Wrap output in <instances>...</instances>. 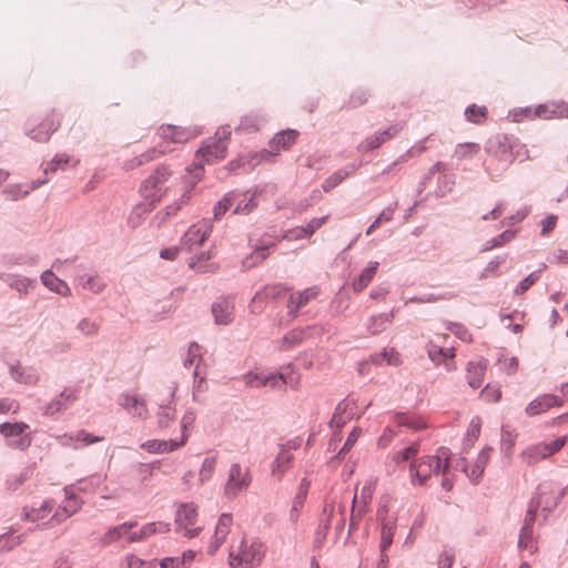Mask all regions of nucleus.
<instances>
[{
  "mask_svg": "<svg viewBox=\"0 0 568 568\" xmlns=\"http://www.w3.org/2000/svg\"><path fill=\"white\" fill-rule=\"evenodd\" d=\"M539 505H540L539 499H535V498L531 499V501L529 503V507L526 511L523 527L534 529L536 514H537Z\"/></svg>",
  "mask_w": 568,
  "mask_h": 568,
  "instance_id": "5fc2aeb1",
  "label": "nucleus"
},
{
  "mask_svg": "<svg viewBox=\"0 0 568 568\" xmlns=\"http://www.w3.org/2000/svg\"><path fill=\"white\" fill-rule=\"evenodd\" d=\"M465 118L467 121L475 123V124H481L485 119L487 118L488 110L486 106H478L476 104H471L466 108L465 110Z\"/></svg>",
  "mask_w": 568,
  "mask_h": 568,
  "instance_id": "58836bf2",
  "label": "nucleus"
},
{
  "mask_svg": "<svg viewBox=\"0 0 568 568\" xmlns=\"http://www.w3.org/2000/svg\"><path fill=\"white\" fill-rule=\"evenodd\" d=\"M235 200V193L230 192L225 194V196L217 202V204L214 207V217L219 220L221 216H223L227 210L231 207Z\"/></svg>",
  "mask_w": 568,
  "mask_h": 568,
  "instance_id": "09e8293b",
  "label": "nucleus"
},
{
  "mask_svg": "<svg viewBox=\"0 0 568 568\" xmlns=\"http://www.w3.org/2000/svg\"><path fill=\"white\" fill-rule=\"evenodd\" d=\"M418 450H419L418 442H413L408 446L399 449L396 453V455L393 456V462L397 466L408 463V467L410 468V462L417 460L415 457H416Z\"/></svg>",
  "mask_w": 568,
  "mask_h": 568,
  "instance_id": "2f4dec72",
  "label": "nucleus"
},
{
  "mask_svg": "<svg viewBox=\"0 0 568 568\" xmlns=\"http://www.w3.org/2000/svg\"><path fill=\"white\" fill-rule=\"evenodd\" d=\"M353 416V404L349 402H342L335 408L334 415L331 419V425L336 428L343 427L347 420Z\"/></svg>",
  "mask_w": 568,
  "mask_h": 568,
  "instance_id": "c756f323",
  "label": "nucleus"
},
{
  "mask_svg": "<svg viewBox=\"0 0 568 568\" xmlns=\"http://www.w3.org/2000/svg\"><path fill=\"white\" fill-rule=\"evenodd\" d=\"M231 133L230 126L220 128L215 135L209 139L204 146L196 152V162L192 169H187V173L182 181L184 189L181 197L182 203L187 202L191 190L201 181L204 173V163H214L225 158Z\"/></svg>",
  "mask_w": 568,
  "mask_h": 568,
  "instance_id": "f257e3e1",
  "label": "nucleus"
},
{
  "mask_svg": "<svg viewBox=\"0 0 568 568\" xmlns=\"http://www.w3.org/2000/svg\"><path fill=\"white\" fill-rule=\"evenodd\" d=\"M260 129V121L256 116H244L242 118L237 131L242 132H254Z\"/></svg>",
  "mask_w": 568,
  "mask_h": 568,
  "instance_id": "bf43d9fd",
  "label": "nucleus"
},
{
  "mask_svg": "<svg viewBox=\"0 0 568 568\" xmlns=\"http://www.w3.org/2000/svg\"><path fill=\"white\" fill-rule=\"evenodd\" d=\"M387 513L388 510L386 506L381 507L378 510V519L381 520L382 525V536L378 558L376 560L375 568H388V547L390 546V527L387 520Z\"/></svg>",
  "mask_w": 568,
  "mask_h": 568,
  "instance_id": "ddd939ff",
  "label": "nucleus"
},
{
  "mask_svg": "<svg viewBox=\"0 0 568 568\" xmlns=\"http://www.w3.org/2000/svg\"><path fill=\"white\" fill-rule=\"evenodd\" d=\"M426 351H427L428 357L435 365H439L446 358L455 356L453 348H444V347L435 344L434 342H429L426 345Z\"/></svg>",
  "mask_w": 568,
  "mask_h": 568,
  "instance_id": "72a5a7b5",
  "label": "nucleus"
},
{
  "mask_svg": "<svg viewBox=\"0 0 568 568\" xmlns=\"http://www.w3.org/2000/svg\"><path fill=\"white\" fill-rule=\"evenodd\" d=\"M126 568H152V562H146L143 559L130 555L125 558Z\"/></svg>",
  "mask_w": 568,
  "mask_h": 568,
  "instance_id": "774afa93",
  "label": "nucleus"
},
{
  "mask_svg": "<svg viewBox=\"0 0 568 568\" xmlns=\"http://www.w3.org/2000/svg\"><path fill=\"white\" fill-rule=\"evenodd\" d=\"M122 406L132 415L140 418H146L148 408L143 400H140L135 396L126 395L123 397Z\"/></svg>",
  "mask_w": 568,
  "mask_h": 568,
  "instance_id": "473e14b6",
  "label": "nucleus"
},
{
  "mask_svg": "<svg viewBox=\"0 0 568 568\" xmlns=\"http://www.w3.org/2000/svg\"><path fill=\"white\" fill-rule=\"evenodd\" d=\"M186 444L185 436L172 437L170 439H150L141 445V448L150 454H169Z\"/></svg>",
  "mask_w": 568,
  "mask_h": 568,
  "instance_id": "f3484780",
  "label": "nucleus"
},
{
  "mask_svg": "<svg viewBox=\"0 0 568 568\" xmlns=\"http://www.w3.org/2000/svg\"><path fill=\"white\" fill-rule=\"evenodd\" d=\"M136 526V523H124L116 527L109 529L103 536V544L109 545L118 541L123 536L129 535L131 529Z\"/></svg>",
  "mask_w": 568,
  "mask_h": 568,
  "instance_id": "c9c22d12",
  "label": "nucleus"
},
{
  "mask_svg": "<svg viewBox=\"0 0 568 568\" xmlns=\"http://www.w3.org/2000/svg\"><path fill=\"white\" fill-rule=\"evenodd\" d=\"M297 376L294 373L271 374L266 372H250L244 376L246 386L260 388L268 386L273 389H282L285 385L297 384Z\"/></svg>",
  "mask_w": 568,
  "mask_h": 568,
  "instance_id": "39448f33",
  "label": "nucleus"
},
{
  "mask_svg": "<svg viewBox=\"0 0 568 568\" xmlns=\"http://www.w3.org/2000/svg\"><path fill=\"white\" fill-rule=\"evenodd\" d=\"M536 114L537 116L539 118H542V119H551L554 116H557V114H560L561 116L562 115H568V106H562L561 110H557V109H552V110H549L547 105H539L537 109H536Z\"/></svg>",
  "mask_w": 568,
  "mask_h": 568,
  "instance_id": "13d9d810",
  "label": "nucleus"
},
{
  "mask_svg": "<svg viewBox=\"0 0 568 568\" xmlns=\"http://www.w3.org/2000/svg\"><path fill=\"white\" fill-rule=\"evenodd\" d=\"M173 148H166L163 143H158L154 148L146 150L138 156H133L123 163V169L126 171H132L141 165H144L149 162H152L159 159L162 155H165L172 152Z\"/></svg>",
  "mask_w": 568,
  "mask_h": 568,
  "instance_id": "dca6fc26",
  "label": "nucleus"
},
{
  "mask_svg": "<svg viewBox=\"0 0 568 568\" xmlns=\"http://www.w3.org/2000/svg\"><path fill=\"white\" fill-rule=\"evenodd\" d=\"M79 397V388L77 387H67L64 388L59 396H57L53 400H51L44 410L45 415L53 416L54 414L67 409L71 406Z\"/></svg>",
  "mask_w": 568,
  "mask_h": 568,
  "instance_id": "aec40b11",
  "label": "nucleus"
},
{
  "mask_svg": "<svg viewBox=\"0 0 568 568\" xmlns=\"http://www.w3.org/2000/svg\"><path fill=\"white\" fill-rule=\"evenodd\" d=\"M485 151L490 156L485 162L486 172L490 176H498L505 172L511 163L519 159L525 158L527 150L513 134L497 133L490 136L486 144Z\"/></svg>",
  "mask_w": 568,
  "mask_h": 568,
  "instance_id": "f03ea898",
  "label": "nucleus"
},
{
  "mask_svg": "<svg viewBox=\"0 0 568 568\" xmlns=\"http://www.w3.org/2000/svg\"><path fill=\"white\" fill-rule=\"evenodd\" d=\"M486 365L481 362H469L467 366V383L473 389L480 387L485 376Z\"/></svg>",
  "mask_w": 568,
  "mask_h": 568,
  "instance_id": "cd10ccee",
  "label": "nucleus"
},
{
  "mask_svg": "<svg viewBox=\"0 0 568 568\" xmlns=\"http://www.w3.org/2000/svg\"><path fill=\"white\" fill-rule=\"evenodd\" d=\"M77 328L84 335V336H94L98 334L100 329V324L93 320L90 318H83L79 322Z\"/></svg>",
  "mask_w": 568,
  "mask_h": 568,
  "instance_id": "3c124183",
  "label": "nucleus"
},
{
  "mask_svg": "<svg viewBox=\"0 0 568 568\" xmlns=\"http://www.w3.org/2000/svg\"><path fill=\"white\" fill-rule=\"evenodd\" d=\"M270 301L260 292H257L251 301L250 308L253 313H261Z\"/></svg>",
  "mask_w": 568,
  "mask_h": 568,
  "instance_id": "69168bd1",
  "label": "nucleus"
},
{
  "mask_svg": "<svg viewBox=\"0 0 568 568\" xmlns=\"http://www.w3.org/2000/svg\"><path fill=\"white\" fill-rule=\"evenodd\" d=\"M480 397L486 402L496 403L501 398V392L498 387L486 385L480 392Z\"/></svg>",
  "mask_w": 568,
  "mask_h": 568,
  "instance_id": "680f3d73",
  "label": "nucleus"
},
{
  "mask_svg": "<svg viewBox=\"0 0 568 568\" xmlns=\"http://www.w3.org/2000/svg\"><path fill=\"white\" fill-rule=\"evenodd\" d=\"M81 285L84 290H89L93 293H100L105 284L98 275H87L81 277Z\"/></svg>",
  "mask_w": 568,
  "mask_h": 568,
  "instance_id": "de8ad7c7",
  "label": "nucleus"
},
{
  "mask_svg": "<svg viewBox=\"0 0 568 568\" xmlns=\"http://www.w3.org/2000/svg\"><path fill=\"white\" fill-rule=\"evenodd\" d=\"M566 442L567 437L560 436L550 443L532 445L523 452L521 457L528 465L537 464L538 462L559 452L565 446Z\"/></svg>",
  "mask_w": 568,
  "mask_h": 568,
  "instance_id": "6e6552de",
  "label": "nucleus"
},
{
  "mask_svg": "<svg viewBox=\"0 0 568 568\" xmlns=\"http://www.w3.org/2000/svg\"><path fill=\"white\" fill-rule=\"evenodd\" d=\"M197 516V507L195 504H181L175 515L176 530L183 531L186 538L196 537L202 530L201 527H195Z\"/></svg>",
  "mask_w": 568,
  "mask_h": 568,
  "instance_id": "0eeeda50",
  "label": "nucleus"
},
{
  "mask_svg": "<svg viewBox=\"0 0 568 568\" xmlns=\"http://www.w3.org/2000/svg\"><path fill=\"white\" fill-rule=\"evenodd\" d=\"M142 537L148 539L155 534H166L170 531V524L163 521L149 523L140 529Z\"/></svg>",
  "mask_w": 568,
  "mask_h": 568,
  "instance_id": "c03bdc74",
  "label": "nucleus"
},
{
  "mask_svg": "<svg viewBox=\"0 0 568 568\" xmlns=\"http://www.w3.org/2000/svg\"><path fill=\"white\" fill-rule=\"evenodd\" d=\"M321 525L324 531H327L331 527L341 531L345 526V506L335 503L325 504L321 516Z\"/></svg>",
  "mask_w": 568,
  "mask_h": 568,
  "instance_id": "4468645a",
  "label": "nucleus"
},
{
  "mask_svg": "<svg viewBox=\"0 0 568 568\" xmlns=\"http://www.w3.org/2000/svg\"><path fill=\"white\" fill-rule=\"evenodd\" d=\"M261 293L268 301H274L282 297L285 293V288L282 285H267L265 286Z\"/></svg>",
  "mask_w": 568,
  "mask_h": 568,
  "instance_id": "052dcab7",
  "label": "nucleus"
},
{
  "mask_svg": "<svg viewBox=\"0 0 568 568\" xmlns=\"http://www.w3.org/2000/svg\"><path fill=\"white\" fill-rule=\"evenodd\" d=\"M71 160V156L68 154H57L51 162L47 163L43 171L45 174L54 173L58 169L67 166Z\"/></svg>",
  "mask_w": 568,
  "mask_h": 568,
  "instance_id": "49530a36",
  "label": "nucleus"
},
{
  "mask_svg": "<svg viewBox=\"0 0 568 568\" xmlns=\"http://www.w3.org/2000/svg\"><path fill=\"white\" fill-rule=\"evenodd\" d=\"M298 136V132L295 130H286L278 134H276L270 142V148L274 155H276L280 150L290 149Z\"/></svg>",
  "mask_w": 568,
  "mask_h": 568,
  "instance_id": "a878e982",
  "label": "nucleus"
},
{
  "mask_svg": "<svg viewBox=\"0 0 568 568\" xmlns=\"http://www.w3.org/2000/svg\"><path fill=\"white\" fill-rule=\"evenodd\" d=\"M251 477L246 469L239 464H233L230 468L229 479L225 485V494L229 497L236 496L241 490L250 486Z\"/></svg>",
  "mask_w": 568,
  "mask_h": 568,
  "instance_id": "2eb2a0df",
  "label": "nucleus"
},
{
  "mask_svg": "<svg viewBox=\"0 0 568 568\" xmlns=\"http://www.w3.org/2000/svg\"><path fill=\"white\" fill-rule=\"evenodd\" d=\"M272 156H274L273 152L270 150H262L260 152L250 153L245 156H241L235 161H231L229 166L232 171L243 166L254 168L263 161H268Z\"/></svg>",
  "mask_w": 568,
  "mask_h": 568,
  "instance_id": "b1692460",
  "label": "nucleus"
},
{
  "mask_svg": "<svg viewBox=\"0 0 568 568\" xmlns=\"http://www.w3.org/2000/svg\"><path fill=\"white\" fill-rule=\"evenodd\" d=\"M42 284L50 291L61 295L70 296L71 290L69 285L61 278H59L52 271H44L41 274Z\"/></svg>",
  "mask_w": 568,
  "mask_h": 568,
  "instance_id": "393cba45",
  "label": "nucleus"
},
{
  "mask_svg": "<svg viewBox=\"0 0 568 568\" xmlns=\"http://www.w3.org/2000/svg\"><path fill=\"white\" fill-rule=\"evenodd\" d=\"M156 134L161 139L159 143H163L164 146L171 148V144H184L194 139L199 135V131L196 129L165 124L158 129Z\"/></svg>",
  "mask_w": 568,
  "mask_h": 568,
  "instance_id": "9d476101",
  "label": "nucleus"
},
{
  "mask_svg": "<svg viewBox=\"0 0 568 568\" xmlns=\"http://www.w3.org/2000/svg\"><path fill=\"white\" fill-rule=\"evenodd\" d=\"M28 428L29 425L26 423H3L0 424V434L11 439L9 445L13 448L26 449L32 442L30 435H23Z\"/></svg>",
  "mask_w": 568,
  "mask_h": 568,
  "instance_id": "9b49d317",
  "label": "nucleus"
},
{
  "mask_svg": "<svg viewBox=\"0 0 568 568\" xmlns=\"http://www.w3.org/2000/svg\"><path fill=\"white\" fill-rule=\"evenodd\" d=\"M562 406V400L554 394H544L531 400L526 407L528 416H536L547 412L551 407Z\"/></svg>",
  "mask_w": 568,
  "mask_h": 568,
  "instance_id": "4be33fe9",
  "label": "nucleus"
},
{
  "mask_svg": "<svg viewBox=\"0 0 568 568\" xmlns=\"http://www.w3.org/2000/svg\"><path fill=\"white\" fill-rule=\"evenodd\" d=\"M263 545L245 537L234 538L230 546L229 565L232 568H255L262 561Z\"/></svg>",
  "mask_w": 568,
  "mask_h": 568,
  "instance_id": "7ed1b4c3",
  "label": "nucleus"
},
{
  "mask_svg": "<svg viewBox=\"0 0 568 568\" xmlns=\"http://www.w3.org/2000/svg\"><path fill=\"white\" fill-rule=\"evenodd\" d=\"M64 491H65V499L61 505L63 506V509L67 513L74 515L77 511L80 510L82 503L73 494L70 495L68 489H65Z\"/></svg>",
  "mask_w": 568,
  "mask_h": 568,
  "instance_id": "603ef678",
  "label": "nucleus"
},
{
  "mask_svg": "<svg viewBox=\"0 0 568 568\" xmlns=\"http://www.w3.org/2000/svg\"><path fill=\"white\" fill-rule=\"evenodd\" d=\"M257 204L254 202V196H251L248 200L244 199L239 201L233 213L234 214H248L251 213Z\"/></svg>",
  "mask_w": 568,
  "mask_h": 568,
  "instance_id": "e2e57ef3",
  "label": "nucleus"
},
{
  "mask_svg": "<svg viewBox=\"0 0 568 568\" xmlns=\"http://www.w3.org/2000/svg\"><path fill=\"white\" fill-rule=\"evenodd\" d=\"M372 499V488L369 485L362 488L361 495L357 494L353 497L352 513L349 521V530H353L358 525L359 520L366 513V506Z\"/></svg>",
  "mask_w": 568,
  "mask_h": 568,
  "instance_id": "6ab92c4d",
  "label": "nucleus"
},
{
  "mask_svg": "<svg viewBox=\"0 0 568 568\" xmlns=\"http://www.w3.org/2000/svg\"><path fill=\"white\" fill-rule=\"evenodd\" d=\"M387 327V316L378 315L371 318V324L368 326L372 334H376L386 329Z\"/></svg>",
  "mask_w": 568,
  "mask_h": 568,
  "instance_id": "0e129e2a",
  "label": "nucleus"
},
{
  "mask_svg": "<svg viewBox=\"0 0 568 568\" xmlns=\"http://www.w3.org/2000/svg\"><path fill=\"white\" fill-rule=\"evenodd\" d=\"M321 290L318 286H312L304 291L292 293L287 302L288 314L296 316L302 307L306 306L311 301L318 296Z\"/></svg>",
  "mask_w": 568,
  "mask_h": 568,
  "instance_id": "412c9836",
  "label": "nucleus"
},
{
  "mask_svg": "<svg viewBox=\"0 0 568 568\" xmlns=\"http://www.w3.org/2000/svg\"><path fill=\"white\" fill-rule=\"evenodd\" d=\"M479 434H480V424H479V422H475L473 419L467 429L466 438L464 440V447L465 448L471 447L474 445L475 440L479 437Z\"/></svg>",
  "mask_w": 568,
  "mask_h": 568,
  "instance_id": "6e6d98bb",
  "label": "nucleus"
},
{
  "mask_svg": "<svg viewBox=\"0 0 568 568\" xmlns=\"http://www.w3.org/2000/svg\"><path fill=\"white\" fill-rule=\"evenodd\" d=\"M1 278L20 294H28L36 284V280L16 274H3Z\"/></svg>",
  "mask_w": 568,
  "mask_h": 568,
  "instance_id": "bb28decb",
  "label": "nucleus"
},
{
  "mask_svg": "<svg viewBox=\"0 0 568 568\" xmlns=\"http://www.w3.org/2000/svg\"><path fill=\"white\" fill-rule=\"evenodd\" d=\"M305 333L302 329H293L288 332L283 338L281 339L280 348L283 351H287L298 344L302 343L304 339Z\"/></svg>",
  "mask_w": 568,
  "mask_h": 568,
  "instance_id": "ea45409f",
  "label": "nucleus"
},
{
  "mask_svg": "<svg viewBox=\"0 0 568 568\" xmlns=\"http://www.w3.org/2000/svg\"><path fill=\"white\" fill-rule=\"evenodd\" d=\"M195 418H196L195 413L192 410H189L183 415V417L180 422L181 436H185L186 442L189 440L190 429L192 428V426L195 422Z\"/></svg>",
  "mask_w": 568,
  "mask_h": 568,
  "instance_id": "4d7b16f0",
  "label": "nucleus"
},
{
  "mask_svg": "<svg viewBox=\"0 0 568 568\" xmlns=\"http://www.w3.org/2000/svg\"><path fill=\"white\" fill-rule=\"evenodd\" d=\"M302 439L300 437L288 439L281 445L280 452L272 464V476L280 480L284 474L291 468L293 462L292 450L301 447Z\"/></svg>",
  "mask_w": 568,
  "mask_h": 568,
  "instance_id": "1a4fd4ad",
  "label": "nucleus"
},
{
  "mask_svg": "<svg viewBox=\"0 0 568 568\" xmlns=\"http://www.w3.org/2000/svg\"><path fill=\"white\" fill-rule=\"evenodd\" d=\"M61 119L62 115L52 110L45 114L37 128L30 129L28 134L38 142H47L51 134L60 128Z\"/></svg>",
  "mask_w": 568,
  "mask_h": 568,
  "instance_id": "f8f14e48",
  "label": "nucleus"
},
{
  "mask_svg": "<svg viewBox=\"0 0 568 568\" xmlns=\"http://www.w3.org/2000/svg\"><path fill=\"white\" fill-rule=\"evenodd\" d=\"M450 455L449 448L439 447L437 455L424 456L416 462H410L409 476L412 481L424 485L433 474H438L440 470L446 474L449 468Z\"/></svg>",
  "mask_w": 568,
  "mask_h": 568,
  "instance_id": "20e7f679",
  "label": "nucleus"
},
{
  "mask_svg": "<svg viewBox=\"0 0 568 568\" xmlns=\"http://www.w3.org/2000/svg\"><path fill=\"white\" fill-rule=\"evenodd\" d=\"M172 175V171L165 166H158L141 184L140 191L145 199L152 202H159L166 193V183Z\"/></svg>",
  "mask_w": 568,
  "mask_h": 568,
  "instance_id": "423d86ee",
  "label": "nucleus"
},
{
  "mask_svg": "<svg viewBox=\"0 0 568 568\" xmlns=\"http://www.w3.org/2000/svg\"><path fill=\"white\" fill-rule=\"evenodd\" d=\"M175 420V409L171 406H163L158 414V426L160 429H168Z\"/></svg>",
  "mask_w": 568,
  "mask_h": 568,
  "instance_id": "a18cd8bd",
  "label": "nucleus"
},
{
  "mask_svg": "<svg viewBox=\"0 0 568 568\" xmlns=\"http://www.w3.org/2000/svg\"><path fill=\"white\" fill-rule=\"evenodd\" d=\"M539 273L540 271H535L523 278L516 286L514 293L516 295H521L527 292L539 280Z\"/></svg>",
  "mask_w": 568,
  "mask_h": 568,
  "instance_id": "8fccbe9b",
  "label": "nucleus"
},
{
  "mask_svg": "<svg viewBox=\"0 0 568 568\" xmlns=\"http://www.w3.org/2000/svg\"><path fill=\"white\" fill-rule=\"evenodd\" d=\"M507 255H499L493 258L487 266L484 268L483 273L480 274L479 278H486L490 274L498 275L499 266L506 261Z\"/></svg>",
  "mask_w": 568,
  "mask_h": 568,
  "instance_id": "864d4df0",
  "label": "nucleus"
},
{
  "mask_svg": "<svg viewBox=\"0 0 568 568\" xmlns=\"http://www.w3.org/2000/svg\"><path fill=\"white\" fill-rule=\"evenodd\" d=\"M310 488V481L307 479H303L300 484L298 490L294 497L292 509L290 513L291 520L296 521L300 515L301 509L304 507V503L306 500V496Z\"/></svg>",
  "mask_w": 568,
  "mask_h": 568,
  "instance_id": "7c9ffc66",
  "label": "nucleus"
},
{
  "mask_svg": "<svg viewBox=\"0 0 568 568\" xmlns=\"http://www.w3.org/2000/svg\"><path fill=\"white\" fill-rule=\"evenodd\" d=\"M211 232V226L207 222L203 221L192 225L184 234L183 241L190 248L194 245H201Z\"/></svg>",
  "mask_w": 568,
  "mask_h": 568,
  "instance_id": "5701e85b",
  "label": "nucleus"
},
{
  "mask_svg": "<svg viewBox=\"0 0 568 568\" xmlns=\"http://www.w3.org/2000/svg\"><path fill=\"white\" fill-rule=\"evenodd\" d=\"M346 176V173L344 172H335L333 175L327 178L323 183V190L325 192L331 191L335 186H337Z\"/></svg>",
  "mask_w": 568,
  "mask_h": 568,
  "instance_id": "338daca9",
  "label": "nucleus"
},
{
  "mask_svg": "<svg viewBox=\"0 0 568 568\" xmlns=\"http://www.w3.org/2000/svg\"><path fill=\"white\" fill-rule=\"evenodd\" d=\"M53 507L54 503L52 500H44L39 507L26 510L24 518L32 523L43 520L51 514Z\"/></svg>",
  "mask_w": 568,
  "mask_h": 568,
  "instance_id": "f704fd0d",
  "label": "nucleus"
},
{
  "mask_svg": "<svg viewBox=\"0 0 568 568\" xmlns=\"http://www.w3.org/2000/svg\"><path fill=\"white\" fill-rule=\"evenodd\" d=\"M233 525V518L230 514H222L217 520L212 541L209 545L207 552L215 555L220 547L226 540L227 535L231 531Z\"/></svg>",
  "mask_w": 568,
  "mask_h": 568,
  "instance_id": "a211bd4d",
  "label": "nucleus"
},
{
  "mask_svg": "<svg viewBox=\"0 0 568 568\" xmlns=\"http://www.w3.org/2000/svg\"><path fill=\"white\" fill-rule=\"evenodd\" d=\"M215 466H216V457L215 456H209V457L204 458L201 469L199 471V481L201 484H205L206 481H209L212 478V476L215 471Z\"/></svg>",
  "mask_w": 568,
  "mask_h": 568,
  "instance_id": "79ce46f5",
  "label": "nucleus"
},
{
  "mask_svg": "<svg viewBox=\"0 0 568 568\" xmlns=\"http://www.w3.org/2000/svg\"><path fill=\"white\" fill-rule=\"evenodd\" d=\"M480 151V145L474 142L459 143L455 149V156L458 160H463L466 158H473L478 154Z\"/></svg>",
  "mask_w": 568,
  "mask_h": 568,
  "instance_id": "37998d69",
  "label": "nucleus"
},
{
  "mask_svg": "<svg viewBox=\"0 0 568 568\" xmlns=\"http://www.w3.org/2000/svg\"><path fill=\"white\" fill-rule=\"evenodd\" d=\"M516 236V231L513 230H506L499 235L488 240L484 247L481 248V252H487L493 248L503 246L504 244L510 242Z\"/></svg>",
  "mask_w": 568,
  "mask_h": 568,
  "instance_id": "4c0bfd02",
  "label": "nucleus"
},
{
  "mask_svg": "<svg viewBox=\"0 0 568 568\" xmlns=\"http://www.w3.org/2000/svg\"><path fill=\"white\" fill-rule=\"evenodd\" d=\"M102 439H103L102 437L93 436V435L87 433L85 430H80L74 436H68V435L61 436L60 443L62 445H67L69 443V440H75V442H81L84 445H90V444L101 442Z\"/></svg>",
  "mask_w": 568,
  "mask_h": 568,
  "instance_id": "a19ab883",
  "label": "nucleus"
},
{
  "mask_svg": "<svg viewBox=\"0 0 568 568\" xmlns=\"http://www.w3.org/2000/svg\"><path fill=\"white\" fill-rule=\"evenodd\" d=\"M376 270L377 263H371L366 268H364L358 278L353 282L354 291L362 292L375 276Z\"/></svg>",
  "mask_w": 568,
  "mask_h": 568,
  "instance_id": "e433bc0d",
  "label": "nucleus"
},
{
  "mask_svg": "<svg viewBox=\"0 0 568 568\" xmlns=\"http://www.w3.org/2000/svg\"><path fill=\"white\" fill-rule=\"evenodd\" d=\"M212 313L217 324H229L232 321L233 304L221 300L213 304Z\"/></svg>",
  "mask_w": 568,
  "mask_h": 568,
  "instance_id": "c85d7f7f",
  "label": "nucleus"
}]
</instances>
